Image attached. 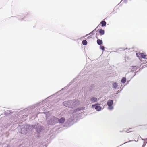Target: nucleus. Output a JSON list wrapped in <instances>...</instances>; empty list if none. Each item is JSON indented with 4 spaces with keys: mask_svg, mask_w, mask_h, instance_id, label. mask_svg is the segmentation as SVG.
Listing matches in <instances>:
<instances>
[{
    "mask_svg": "<svg viewBox=\"0 0 147 147\" xmlns=\"http://www.w3.org/2000/svg\"><path fill=\"white\" fill-rule=\"evenodd\" d=\"M97 42L98 45H100L102 44L103 42L102 40L98 39L97 41Z\"/></svg>",
    "mask_w": 147,
    "mask_h": 147,
    "instance_id": "nucleus-8",
    "label": "nucleus"
},
{
    "mask_svg": "<svg viewBox=\"0 0 147 147\" xmlns=\"http://www.w3.org/2000/svg\"><path fill=\"white\" fill-rule=\"evenodd\" d=\"M90 100L92 102H96L97 101V99L96 98L92 97L90 99Z\"/></svg>",
    "mask_w": 147,
    "mask_h": 147,
    "instance_id": "nucleus-6",
    "label": "nucleus"
},
{
    "mask_svg": "<svg viewBox=\"0 0 147 147\" xmlns=\"http://www.w3.org/2000/svg\"><path fill=\"white\" fill-rule=\"evenodd\" d=\"M82 44L83 45H87V42L86 40H83L82 42Z\"/></svg>",
    "mask_w": 147,
    "mask_h": 147,
    "instance_id": "nucleus-12",
    "label": "nucleus"
},
{
    "mask_svg": "<svg viewBox=\"0 0 147 147\" xmlns=\"http://www.w3.org/2000/svg\"><path fill=\"white\" fill-rule=\"evenodd\" d=\"M93 31H93L91 33H90L89 34L86 35V36H87V35H88V34H93Z\"/></svg>",
    "mask_w": 147,
    "mask_h": 147,
    "instance_id": "nucleus-17",
    "label": "nucleus"
},
{
    "mask_svg": "<svg viewBox=\"0 0 147 147\" xmlns=\"http://www.w3.org/2000/svg\"><path fill=\"white\" fill-rule=\"evenodd\" d=\"M95 109L97 111H100L101 109V107L100 106L96 105L95 107Z\"/></svg>",
    "mask_w": 147,
    "mask_h": 147,
    "instance_id": "nucleus-7",
    "label": "nucleus"
},
{
    "mask_svg": "<svg viewBox=\"0 0 147 147\" xmlns=\"http://www.w3.org/2000/svg\"><path fill=\"white\" fill-rule=\"evenodd\" d=\"M117 86V84L116 83H114L113 84V88H116Z\"/></svg>",
    "mask_w": 147,
    "mask_h": 147,
    "instance_id": "nucleus-13",
    "label": "nucleus"
},
{
    "mask_svg": "<svg viewBox=\"0 0 147 147\" xmlns=\"http://www.w3.org/2000/svg\"><path fill=\"white\" fill-rule=\"evenodd\" d=\"M143 63L144 64H145L147 63V56H146V58L144 60H142Z\"/></svg>",
    "mask_w": 147,
    "mask_h": 147,
    "instance_id": "nucleus-11",
    "label": "nucleus"
},
{
    "mask_svg": "<svg viewBox=\"0 0 147 147\" xmlns=\"http://www.w3.org/2000/svg\"><path fill=\"white\" fill-rule=\"evenodd\" d=\"M98 35H96V38H97V39H98Z\"/></svg>",
    "mask_w": 147,
    "mask_h": 147,
    "instance_id": "nucleus-19",
    "label": "nucleus"
},
{
    "mask_svg": "<svg viewBox=\"0 0 147 147\" xmlns=\"http://www.w3.org/2000/svg\"><path fill=\"white\" fill-rule=\"evenodd\" d=\"M136 55L139 59L141 61H142V59H144L146 56L144 53H136Z\"/></svg>",
    "mask_w": 147,
    "mask_h": 147,
    "instance_id": "nucleus-1",
    "label": "nucleus"
},
{
    "mask_svg": "<svg viewBox=\"0 0 147 147\" xmlns=\"http://www.w3.org/2000/svg\"><path fill=\"white\" fill-rule=\"evenodd\" d=\"M107 104L109 106V109L111 110L113 108V107L112 106V105L113 104V100H109L107 101Z\"/></svg>",
    "mask_w": 147,
    "mask_h": 147,
    "instance_id": "nucleus-2",
    "label": "nucleus"
},
{
    "mask_svg": "<svg viewBox=\"0 0 147 147\" xmlns=\"http://www.w3.org/2000/svg\"><path fill=\"white\" fill-rule=\"evenodd\" d=\"M64 105L66 107H70L69 105L70 104V102L69 101L65 102H63Z\"/></svg>",
    "mask_w": 147,
    "mask_h": 147,
    "instance_id": "nucleus-5",
    "label": "nucleus"
},
{
    "mask_svg": "<svg viewBox=\"0 0 147 147\" xmlns=\"http://www.w3.org/2000/svg\"><path fill=\"white\" fill-rule=\"evenodd\" d=\"M98 32L100 35H102L104 34L105 32L103 30L100 29L98 30Z\"/></svg>",
    "mask_w": 147,
    "mask_h": 147,
    "instance_id": "nucleus-4",
    "label": "nucleus"
},
{
    "mask_svg": "<svg viewBox=\"0 0 147 147\" xmlns=\"http://www.w3.org/2000/svg\"><path fill=\"white\" fill-rule=\"evenodd\" d=\"M131 128H129V129H127L126 130V132H131V131H130V129H131Z\"/></svg>",
    "mask_w": 147,
    "mask_h": 147,
    "instance_id": "nucleus-15",
    "label": "nucleus"
},
{
    "mask_svg": "<svg viewBox=\"0 0 147 147\" xmlns=\"http://www.w3.org/2000/svg\"><path fill=\"white\" fill-rule=\"evenodd\" d=\"M126 82V78L125 77H123L121 80V82L123 83H125Z\"/></svg>",
    "mask_w": 147,
    "mask_h": 147,
    "instance_id": "nucleus-10",
    "label": "nucleus"
},
{
    "mask_svg": "<svg viewBox=\"0 0 147 147\" xmlns=\"http://www.w3.org/2000/svg\"><path fill=\"white\" fill-rule=\"evenodd\" d=\"M96 105H92V107L93 108H94L95 107Z\"/></svg>",
    "mask_w": 147,
    "mask_h": 147,
    "instance_id": "nucleus-16",
    "label": "nucleus"
},
{
    "mask_svg": "<svg viewBox=\"0 0 147 147\" xmlns=\"http://www.w3.org/2000/svg\"><path fill=\"white\" fill-rule=\"evenodd\" d=\"M92 38V37L90 36H88L87 38Z\"/></svg>",
    "mask_w": 147,
    "mask_h": 147,
    "instance_id": "nucleus-18",
    "label": "nucleus"
},
{
    "mask_svg": "<svg viewBox=\"0 0 147 147\" xmlns=\"http://www.w3.org/2000/svg\"><path fill=\"white\" fill-rule=\"evenodd\" d=\"M100 24H102V26L104 27L106 25V23L105 22V21H101V22H100Z\"/></svg>",
    "mask_w": 147,
    "mask_h": 147,
    "instance_id": "nucleus-9",
    "label": "nucleus"
},
{
    "mask_svg": "<svg viewBox=\"0 0 147 147\" xmlns=\"http://www.w3.org/2000/svg\"><path fill=\"white\" fill-rule=\"evenodd\" d=\"M58 122L59 123H64L65 121V119L63 117L61 118L60 119L58 120Z\"/></svg>",
    "mask_w": 147,
    "mask_h": 147,
    "instance_id": "nucleus-3",
    "label": "nucleus"
},
{
    "mask_svg": "<svg viewBox=\"0 0 147 147\" xmlns=\"http://www.w3.org/2000/svg\"><path fill=\"white\" fill-rule=\"evenodd\" d=\"M100 48L103 51L104 50V47L103 46L100 45Z\"/></svg>",
    "mask_w": 147,
    "mask_h": 147,
    "instance_id": "nucleus-14",
    "label": "nucleus"
}]
</instances>
